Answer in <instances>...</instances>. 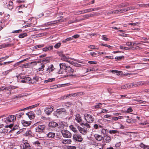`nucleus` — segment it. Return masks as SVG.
<instances>
[{
    "instance_id": "obj_56",
    "label": "nucleus",
    "mask_w": 149,
    "mask_h": 149,
    "mask_svg": "<svg viewBox=\"0 0 149 149\" xmlns=\"http://www.w3.org/2000/svg\"><path fill=\"white\" fill-rule=\"evenodd\" d=\"M124 58V56H116L115 58V59H118V60H120L122 59V58Z\"/></svg>"
},
{
    "instance_id": "obj_23",
    "label": "nucleus",
    "mask_w": 149,
    "mask_h": 149,
    "mask_svg": "<svg viewBox=\"0 0 149 149\" xmlns=\"http://www.w3.org/2000/svg\"><path fill=\"white\" fill-rule=\"evenodd\" d=\"M80 125L84 128V127H86V129L87 128H90V126L89 124L87 123H86L84 124V123H80Z\"/></svg>"
},
{
    "instance_id": "obj_46",
    "label": "nucleus",
    "mask_w": 149,
    "mask_h": 149,
    "mask_svg": "<svg viewBox=\"0 0 149 149\" xmlns=\"http://www.w3.org/2000/svg\"><path fill=\"white\" fill-rule=\"evenodd\" d=\"M118 132V131L116 130H110L109 133L110 134H115Z\"/></svg>"
},
{
    "instance_id": "obj_30",
    "label": "nucleus",
    "mask_w": 149,
    "mask_h": 149,
    "mask_svg": "<svg viewBox=\"0 0 149 149\" xmlns=\"http://www.w3.org/2000/svg\"><path fill=\"white\" fill-rule=\"evenodd\" d=\"M11 44H7L4 45H0V49L2 48L5 47L10 46Z\"/></svg>"
},
{
    "instance_id": "obj_29",
    "label": "nucleus",
    "mask_w": 149,
    "mask_h": 149,
    "mask_svg": "<svg viewBox=\"0 0 149 149\" xmlns=\"http://www.w3.org/2000/svg\"><path fill=\"white\" fill-rule=\"evenodd\" d=\"M60 68L62 70H65V67L67 66H66V65L65 63H60L59 64Z\"/></svg>"
},
{
    "instance_id": "obj_24",
    "label": "nucleus",
    "mask_w": 149,
    "mask_h": 149,
    "mask_svg": "<svg viewBox=\"0 0 149 149\" xmlns=\"http://www.w3.org/2000/svg\"><path fill=\"white\" fill-rule=\"evenodd\" d=\"M91 10L90 9H86L83 10L81 11L78 12V14H84L85 13L90 12Z\"/></svg>"
},
{
    "instance_id": "obj_54",
    "label": "nucleus",
    "mask_w": 149,
    "mask_h": 149,
    "mask_svg": "<svg viewBox=\"0 0 149 149\" xmlns=\"http://www.w3.org/2000/svg\"><path fill=\"white\" fill-rule=\"evenodd\" d=\"M90 54L93 57L96 56L97 55V53L94 52H90Z\"/></svg>"
},
{
    "instance_id": "obj_40",
    "label": "nucleus",
    "mask_w": 149,
    "mask_h": 149,
    "mask_svg": "<svg viewBox=\"0 0 149 149\" xmlns=\"http://www.w3.org/2000/svg\"><path fill=\"white\" fill-rule=\"evenodd\" d=\"M27 34L26 33H21L19 36V37L20 38H22L24 37L25 36H27Z\"/></svg>"
},
{
    "instance_id": "obj_8",
    "label": "nucleus",
    "mask_w": 149,
    "mask_h": 149,
    "mask_svg": "<svg viewBox=\"0 0 149 149\" xmlns=\"http://www.w3.org/2000/svg\"><path fill=\"white\" fill-rule=\"evenodd\" d=\"M45 128V126L44 125H39L36 129V132H43Z\"/></svg>"
},
{
    "instance_id": "obj_36",
    "label": "nucleus",
    "mask_w": 149,
    "mask_h": 149,
    "mask_svg": "<svg viewBox=\"0 0 149 149\" xmlns=\"http://www.w3.org/2000/svg\"><path fill=\"white\" fill-rule=\"evenodd\" d=\"M24 112H20L18 114H17L16 115V117H17V118H19L21 116L24 114Z\"/></svg>"
},
{
    "instance_id": "obj_16",
    "label": "nucleus",
    "mask_w": 149,
    "mask_h": 149,
    "mask_svg": "<svg viewBox=\"0 0 149 149\" xmlns=\"http://www.w3.org/2000/svg\"><path fill=\"white\" fill-rule=\"evenodd\" d=\"M72 142L71 139H64L62 140V143L64 144H70Z\"/></svg>"
},
{
    "instance_id": "obj_48",
    "label": "nucleus",
    "mask_w": 149,
    "mask_h": 149,
    "mask_svg": "<svg viewBox=\"0 0 149 149\" xmlns=\"http://www.w3.org/2000/svg\"><path fill=\"white\" fill-rule=\"evenodd\" d=\"M130 10V8H126L125 9H124L123 10H122V11L120 12V13H123L127 11H129Z\"/></svg>"
},
{
    "instance_id": "obj_34",
    "label": "nucleus",
    "mask_w": 149,
    "mask_h": 149,
    "mask_svg": "<svg viewBox=\"0 0 149 149\" xmlns=\"http://www.w3.org/2000/svg\"><path fill=\"white\" fill-rule=\"evenodd\" d=\"M72 40V38L69 37V38H67L66 39H65L64 40H63L62 41V42H63L65 43L67 41H70L71 40Z\"/></svg>"
},
{
    "instance_id": "obj_26",
    "label": "nucleus",
    "mask_w": 149,
    "mask_h": 149,
    "mask_svg": "<svg viewBox=\"0 0 149 149\" xmlns=\"http://www.w3.org/2000/svg\"><path fill=\"white\" fill-rule=\"evenodd\" d=\"M144 82H136L135 83L134 85H135V87L139 86L144 85Z\"/></svg>"
},
{
    "instance_id": "obj_62",
    "label": "nucleus",
    "mask_w": 149,
    "mask_h": 149,
    "mask_svg": "<svg viewBox=\"0 0 149 149\" xmlns=\"http://www.w3.org/2000/svg\"><path fill=\"white\" fill-rule=\"evenodd\" d=\"M94 2H95L94 0H93L91 2L85 4L84 5H85V6H88V5H90L91 4H93V3H94Z\"/></svg>"
},
{
    "instance_id": "obj_44",
    "label": "nucleus",
    "mask_w": 149,
    "mask_h": 149,
    "mask_svg": "<svg viewBox=\"0 0 149 149\" xmlns=\"http://www.w3.org/2000/svg\"><path fill=\"white\" fill-rule=\"evenodd\" d=\"M135 83H131L129 84V85H128V88H132L133 86L135 87V85H134Z\"/></svg>"
},
{
    "instance_id": "obj_52",
    "label": "nucleus",
    "mask_w": 149,
    "mask_h": 149,
    "mask_svg": "<svg viewBox=\"0 0 149 149\" xmlns=\"http://www.w3.org/2000/svg\"><path fill=\"white\" fill-rule=\"evenodd\" d=\"M24 96V95H22V94H21L18 96L15 95L14 96V98H17L18 97H23Z\"/></svg>"
},
{
    "instance_id": "obj_27",
    "label": "nucleus",
    "mask_w": 149,
    "mask_h": 149,
    "mask_svg": "<svg viewBox=\"0 0 149 149\" xmlns=\"http://www.w3.org/2000/svg\"><path fill=\"white\" fill-rule=\"evenodd\" d=\"M32 134V132L31 130H28L24 134V135L25 136H29L31 135V134Z\"/></svg>"
},
{
    "instance_id": "obj_57",
    "label": "nucleus",
    "mask_w": 149,
    "mask_h": 149,
    "mask_svg": "<svg viewBox=\"0 0 149 149\" xmlns=\"http://www.w3.org/2000/svg\"><path fill=\"white\" fill-rule=\"evenodd\" d=\"M11 71H12V70H9L6 71L4 72H3L2 73V74H4V75H6L7 74H8L9 72Z\"/></svg>"
},
{
    "instance_id": "obj_53",
    "label": "nucleus",
    "mask_w": 149,
    "mask_h": 149,
    "mask_svg": "<svg viewBox=\"0 0 149 149\" xmlns=\"http://www.w3.org/2000/svg\"><path fill=\"white\" fill-rule=\"evenodd\" d=\"M31 109V106H30L27 107L26 108H25L23 109H21L19 110V111H22L23 110H27V109Z\"/></svg>"
},
{
    "instance_id": "obj_37",
    "label": "nucleus",
    "mask_w": 149,
    "mask_h": 149,
    "mask_svg": "<svg viewBox=\"0 0 149 149\" xmlns=\"http://www.w3.org/2000/svg\"><path fill=\"white\" fill-rule=\"evenodd\" d=\"M108 132V131L107 129H103L101 131L102 133L104 135L106 134Z\"/></svg>"
},
{
    "instance_id": "obj_3",
    "label": "nucleus",
    "mask_w": 149,
    "mask_h": 149,
    "mask_svg": "<svg viewBox=\"0 0 149 149\" xmlns=\"http://www.w3.org/2000/svg\"><path fill=\"white\" fill-rule=\"evenodd\" d=\"M63 137L70 138L72 136V134L68 131L65 130H63L61 132Z\"/></svg>"
},
{
    "instance_id": "obj_5",
    "label": "nucleus",
    "mask_w": 149,
    "mask_h": 149,
    "mask_svg": "<svg viewBox=\"0 0 149 149\" xmlns=\"http://www.w3.org/2000/svg\"><path fill=\"white\" fill-rule=\"evenodd\" d=\"M55 69V68L54 67L53 65L52 64L47 69L46 72L50 75H52L54 73V71Z\"/></svg>"
},
{
    "instance_id": "obj_1",
    "label": "nucleus",
    "mask_w": 149,
    "mask_h": 149,
    "mask_svg": "<svg viewBox=\"0 0 149 149\" xmlns=\"http://www.w3.org/2000/svg\"><path fill=\"white\" fill-rule=\"evenodd\" d=\"M16 117L14 115H10L6 118L2 119V120L8 124L10 122H13L15 120Z\"/></svg>"
},
{
    "instance_id": "obj_31",
    "label": "nucleus",
    "mask_w": 149,
    "mask_h": 149,
    "mask_svg": "<svg viewBox=\"0 0 149 149\" xmlns=\"http://www.w3.org/2000/svg\"><path fill=\"white\" fill-rule=\"evenodd\" d=\"M128 3H121L119 5L117 6L118 7V8H121L123 7H125L127 6H128Z\"/></svg>"
},
{
    "instance_id": "obj_49",
    "label": "nucleus",
    "mask_w": 149,
    "mask_h": 149,
    "mask_svg": "<svg viewBox=\"0 0 149 149\" xmlns=\"http://www.w3.org/2000/svg\"><path fill=\"white\" fill-rule=\"evenodd\" d=\"M7 130L6 129H3L0 130V132L1 133H5L7 132Z\"/></svg>"
},
{
    "instance_id": "obj_17",
    "label": "nucleus",
    "mask_w": 149,
    "mask_h": 149,
    "mask_svg": "<svg viewBox=\"0 0 149 149\" xmlns=\"http://www.w3.org/2000/svg\"><path fill=\"white\" fill-rule=\"evenodd\" d=\"M21 123L24 126H28L29 125L31 124V122H28L24 120H22L21 121Z\"/></svg>"
},
{
    "instance_id": "obj_63",
    "label": "nucleus",
    "mask_w": 149,
    "mask_h": 149,
    "mask_svg": "<svg viewBox=\"0 0 149 149\" xmlns=\"http://www.w3.org/2000/svg\"><path fill=\"white\" fill-rule=\"evenodd\" d=\"M133 111V110L132 109V108L131 107H129L128 108L127 110V111L128 113H129L130 112H132Z\"/></svg>"
},
{
    "instance_id": "obj_21",
    "label": "nucleus",
    "mask_w": 149,
    "mask_h": 149,
    "mask_svg": "<svg viewBox=\"0 0 149 149\" xmlns=\"http://www.w3.org/2000/svg\"><path fill=\"white\" fill-rule=\"evenodd\" d=\"M26 114L28 116L29 118L31 119H33L35 117L34 115L33 114L31 111L28 112Z\"/></svg>"
},
{
    "instance_id": "obj_28",
    "label": "nucleus",
    "mask_w": 149,
    "mask_h": 149,
    "mask_svg": "<svg viewBox=\"0 0 149 149\" xmlns=\"http://www.w3.org/2000/svg\"><path fill=\"white\" fill-rule=\"evenodd\" d=\"M13 3L12 1H10L9 2L8 7L9 9L11 10L13 8Z\"/></svg>"
},
{
    "instance_id": "obj_11",
    "label": "nucleus",
    "mask_w": 149,
    "mask_h": 149,
    "mask_svg": "<svg viewBox=\"0 0 149 149\" xmlns=\"http://www.w3.org/2000/svg\"><path fill=\"white\" fill-rule=\"evenodd\" d=\"M77 129L80 132L83 134L85 135L87 133V130L84 128H83L79 126H78Z\"/></svg>"
},
{
    "instance_id": "obj_9",
    "label": "nucleus",
    "mask_w": 149,
    "mask_h": 149,
    "mask_svg": "<svg viewBox=\"0 0 149 149\" xmlns=\"http://www.w3.org/2000/svg\"><path fill=\"white\" fill-rule=\"evenodd\" d=\"M40 78L38 77H33L32 79H31L30 82L29 83H31L33 84H37L39 83V80Z\"/></svg>"
},
{
    "instance_id": "obj_2",
    "label": "nucleus",
    "mask_w": 149,
    "mask_h": 149,
    "mask_svg": "<svg viewBox=\"0 0 149 149\" xmlns=\"http://www.w3.org/2000/svg\"><path fill=\"white\" fill-rule=\"evenodd\" d=\"M65 71L67 72H70L71 73L65 76L66 77H76V75H73L72 73H73L74 71V70L70 66H67L65 67Z\"/></svg>"
},
{
    "instance_id": "obj_4",
    "label": "nucleus",
    "mask_w": 149,
    "mask_h": 149,
    "mask_svg": "<svg viewBox=\"0 0 149 149\" xmlns=\"http://www.w3.org/2000/svg\"><path fill=\"white\" fill-rule=\"evenodd\" d=\"M72 137L73 139L77 142H81L83 140L81 135L77 133L74 134Z\"/></svg>"
},
{
    "instance_id": "obj_45",
    "label": "nucleus",
    "mask_w": 149,
    "mask_h": 149,
    "mask_svg": "<svg viewBox=\"0 0 149 149\" xmlns=\"http://www.w3.org/2000/svg\"><path fill=\"white\" fill-rule=\"evenodd\" d=\"M122 11V9H121L120 10H115L114 11H113V13L117 14V13H118L119 12H120V13Z\"/></svg>"
},
{
    "instance_id": "obj_38",
    "label": "nucleus",
    "mask_w": 149,
    "mask_h": 149,
    "mask_svg": "<svg viewBox=\"0 0 149 149\" xmlns=\"http://www.w3.org/2000/svg\"><path fill=\"white\" fill-rule=\"evenodd\" d=\"M112 72L113 73H116L117 75L119 76L120 75V74L122 73L121 71H118L116 70H112Z\"/></svg>"
},
{
    "instance_id": "obj_60",
    "label": "nucleus",
    "mask_w": 149,
    "mask_h": 149,
    "mask_svg": "<svg viewBox=\"0 0 149 149\" xmlns=\"http://www.w3.org/2000/svg\"><path fill=\"white\" fill-rule=\"evenodd\" d=\"M50 59V58H46L43 61H44V62H45L46 63H48Z\"/></svg>"
},
{
    "instance_id": "obj_33",
    "label": "nucleus",
    "mask_w": 149,
    "mask_h": 149,
    "mask_svg": "<svg viewBox=\"0 0 149 149\" xmlns=\"http://www.w3.org/2000/svg\"><path fill=\"white\" fill-rule=\"evenodd\" d=\"M70 129L73 132H75L77 131V130L76 128L74 127L73 125H71L69 127Z\"/></svg>"
},
{
    "instance_id": "obj_59",
    "label": "nucleus",
    "mask_w": 149,
    "mask_h": 149,
    "mask_svg": "<svg viewBox=\"0 0 149 149\" xmlns=\"http://www.w3.org/2000/svg\"><path fill=\"white\" fill-rule=\"evenodd\" d=\"M53 46H49L48 47H47V51L51 50H52L53 49Z\"/></svg>"
},
{
    "instance_id": "obj_19",
    "label": "nucleus",
    "mask_w": 149,
    "mask_h": 149,
    "mask_svg": "<svg viewBox=\"0 0 149 149\" xmlns=\"http://www.w3.org/2000/svg\"><path fill=\"white\" fill-rule=\"evenodd\" d=\"M49 126L53 127H55L58 125V124L55 122H51L49 123Z\"/></svg>"
},
{
    "instance_id": "obj_22",
    "label": "nucleus",
    "mask_w": 149,
    "mask_h": 149,
    "mask_svg": "<svg viewBox=\"0 0 149 149\" xmlns=\"http://www.w3.org/2000/svg\"><path fill=\"white\" fill-rule=\"evenodd\" d=\"M55 133L52 132H49L47 134V136L51 138H54L55 135Z\"/></svg>"
},
{
    "instance_id": "obj_14",
    "label": "nucleus",
    "mask_w": 149,
    "mask_h": 149,
    "mask_svg": "<svg viewBox=\"0 0 149 149\" xmlns=\"http://www.w3.org/2000/svg\"><path fill=\"white\" fill-rule=\"evenodd\" d=\"M94 137L96 140L99 141H101L103 139V137L102 135L97 134H95Z\"/></svg>"
},
{
    "instance_id": "obj_61",
    "label": "nucleus",
    "mask_w": 149,
    "mask_h": 149,
    "mask_svg": "<svg viewBox=\"0 0 149 149\" xmlns=\"http://www.w3.org/2000/svg\"><path fill=\"white\" fill-rule=\"evenodd\" d=\"M22 31V30L21 29H19L17 30H16L14 31H13L12 33H18L21 32Z\"/></svg>"
},
{
    "instance_id": "obj_18",
    "label": "nucleus",
    "mask_w": 149,
    "mask_h": 149,
    "mask_svg": "<svg viewBox=\"0 0 149 149\" xmlns=\"http://www.w3.org/2000/svg\"><path fill=\"white\" fill-rule=\"evenodd\" d=\"M97 14L96 13H94L91 14H87L84 15L83 16L84 17V19H86L88 18L89 17H92L97 15Z\"/></svg>"
},
{
    "instance_id": "obj_32",
    "label": "nucleus",
    "mask_w": 149,
    "mask_h": 149,
    "mask_svg": "<svg viewBox=\"0 0 149 149\" xmlns=\"http://www.w3.org/2000/svg\"><path fill=\"white\" fill-rule=\"evenodd\" d=\"M83 93L81 92H79L77 93H73V97L77 96L82 95L83 94Z\"/></svg>"
},
{
    "instance_id": "obj_7",
    "label": "nucleus",
    "mask_w": 149,
    "mask_h": 149,
    "mask_svg": "<svg viewBox=\"0 0 149 149\" xmlns=\"http://www.w3.org/2000/svg\"><path fill=\"white\" fill-rule=\"evenodd\" d=\"M21 79L22 80L21 81V82L22 83H28V82H30L31 78L29 77H26L25 76L22 75L20 76Z\"/></svg>"
},
{
    "instance_id": "obj_6",
    "label": "nucleus",
    "mask_w": 149,
    "mask_h": 149,
    "mask_svg": "<svg viewBox=\"0 0 149 149\" xmlns=\"http://www.w3.org/2000/svg\"><path fill=\"white\" fill-rule=\"evenodd\" d=\"M85 120L88 123H92L94 120V118L92 115L86 113L84 115Z\"/></svg>"
},
{
    "instance_id": "obj_55",
    "label": "nucleus",
    "mask_w": 149,
    "mask_h": 149,
    "mask_svg": "<svg viewBox=\"0 0 149 149\" xmlns=\"http://www.w3.org/2000/svg\"><path fill=\"white\" fill-rule=\"evenodd\" d=\"M20 147L21 148V149H26V148L25 145L24 144V143L23 144H21L20 145Z\"/></svg>"
},
{
    "instance_id": "obj_64",
    "label": "nucleus",
    "mask_w": 149,
    "mask_h": 149,
    "mask_svg": "<svg viewBox=\"0 0 149 149\" xmlns=\"http://www.w3.org/2000/svg\"><path fill=\"white\" fill-rule=\"evenodd\" d=\"M132 42H126V44L127 46H130L131 45H132Z\"/></svg>"
},
{
    "instance_id": "obj_10",
    "label": "nucleus",
    "mask_w": 149,
    "mask_h": 149,
    "mask_svg": "<svg viewBox=\"0 0 149 149\" xmlns=\"http://www.w3.org/2000/svg\"><path fill=\"white\" fill-rule=\"evenodd\" d=\"M53 107L51 106L50 107H47L45 109V112L47 115L50 114L53 111Z\"/></svg>"
},
{
    "instance_id": "obj_35",
    "label": "nucleus",
    "mask_w": 149,
    "mask_h": 149,
    "mask_svg": "<svg viewBox=\"0 0 149 149\" xmlns=\"http://www.w3.org/2000/svg\"><path fill=\"white\" fill-rule=\"evenodd\" d=\"M55 79L54 78H49L47 80H45L44 81V82L46 83L49 82H52L54 81Z\"/></svg>"
},
{
    "instance_id": "obj_39",
    "label": "nucleus",
    "mask_w": 149,
    "mask_h": 149,
    "mask_svg": "<svg viewBox=\"0 0 149 149\" xmlns=\"http://www.w3.org/2000/svg\"><path fill=\"white\" fill-rule=\"evenodd\" d=\"M102 104L101 103L97 104L94 107L95 108H100L102 107Z\"/></svg>"
},
{
    "instance_id": "obj_43",
    "label": "nucleus",
    "mask_w": 149,
    "mask_h": 149,
    "mask_svg": "<svg viewBox=\"0 0 149 149\" xmlns=\"http://www.w3.org/2000/svg\"><path fill=\"white\" fill-rule=\"evenodd\" d=\"M79 20L76 19L75 20H70L68 22V23L69 24L74 23L75 22H77Z\"/></svg>"
},
{
    "instance_id": "obj_13",
    "label": "nucleus",
    "mask_w": 149,
    "mask_h": 149,
    "mask_svg": "<svg viewBox=\"0 0 149 149\" xmlns=\"http://www.w3.org/2000/svg\"><path fill=\"white\" fill-rule=\"evenodd\" d=\"M59 56L61 57L62 60L68 62L70 63V61L68 60L69 59L65 56V55L62 52H60L59 54Z\"/></svg>"
},
{
    "instance_id": "obj_15",
    "label": "nucleus",
    "mask_w": 149,
    "mask_h": 149,
    "mask_svg": "<svg viewBox=\"0 0 149 149\" xmlns=\"http://www.w3.org/2000/svg\"><path fill=\"white\" fill-rule=\"evenodd\" d=\"M75 120L78 123H80L82 121L81 116L79 114H77L75 115Z\"/></svg>"
},
{
    "instance_id": "obj_20",
    "label": "nucleus",
    "mask_w": 149,
    "mask_h": 149,
    "mask_svg": "<svg viewBox=\"0 0 149 149\" xmlns=\"http://www.w3.org/2000/svg\"><path fill=\"white\" fill-rule=\"evenodd\" d=\"M104 139L105 141V142L106 143L109 142L111 140V137L108 135L105 136L104 137Z\"/></svg>"
},
{
    "instance_id": "obj_47",
    "label": "nucleus",
    "mask_w": 149,
    "mask_h": 149,
    "mask_svg": "<svg viewBox=\"0 0 149 149\" xmlns=\"http://www.w3.org/2000/svg\"><path fill=\"white\" fill-rule=\"evenodd\" d=\"M126 88H128V84H126L124 85H123L121 87V89H125Z\"/></svg>"
},
{
    "instance_id": "obj_41",
    "label": "nucleus",
    "mask_w": 149,
    "mask_h": 149,
    "mask_svg": "<svg viewBox=\"0 0 149 149\" xmlns=\"http://www.w3.org/2000/svg\"><path fill=\"white\" fill-rule=\"evenodd\" d=\"M24 144L26 146V149H30L31 146L30 145V144L29 143H28L27 142H25V143H24Z\"/></svg>"
},
{
    "instance_id": "obj_12",
    "label": "nucleus",
    "mask_w": 149,
    "mask_h": 149,
    "mask_svg": "<svg viewBox=\"0 0 149 149\" xmlns=\"http://www.w3.org/2000/svg\"><path fill=\"white\" fill-rule=\"evenodd\" d=\"M38 63L39 64L37 65L36 67V69L38 71H43L44 68L45 67L44 65L42 63H40V62L38 61Z\"/></svg>"
},
{
    "instance_id": "obj_25",
    "label": "nucleus",
    "mask_w": 149,
    "mask_h": 149,
    "mask_svg": "<svg viewBox=\"0 0 149 149\" xmlns=\"http://www.w3.org/2000/svg\"><path fill=\"white\" fill-rule=\"evenodd\" d=\"M71 96H73V93H71L69 94H68L66 95H64L61 98H62L63 100L65 99L66 98H69Z\"/></svg>"
},
{
    "instance_id": "obj_42",
    "label": "nucleus",
    "mask_w": 149,
    "mask_h": 149,
    "mask_svg": "<svg viewBox=\"0 0 149 149\" xmlns=\"http://www.w3.org/2000/svg\"><path fill=\"white\" fill-rule=\"evenodd\" d=\"M61 42H58L54 46V47L56 49H58L61 46Z\"/></svg>"
},
{
    "instance_id": "obj_50",
    "label": "nucleus",
    "mask_w": 149,
    "mask_h": 149,
    "mask_svg": "<svg viewBox=\"0 0 149 149\" xmlns=\"http://www.w3.org/2000/svg\"><path fill=\"white\" fill-rule=\"evenodd\" d=\"M126 122L128 123H132L134 121L132 118L128 119L126 120Z\"/></svg>"
},
{
    "instance_id": "obj_51",
    "label": "nucleus",
    "mask_w": 149,
    "mask_h": 149,
    "mask_svg": "<svg viewBox=\"0 0 149 149\" xmlns=\"http://www.w3.org/2000/svg\"><path fill=\"white\" fill-rule=\"evenodd\" d=\"M58 126H59L58 128H61V129H63L64 128V127L65 126V125H64L62 123H60L59 125H58Z\"/></svg>"
},
{
    "instance_id": "obj_58",
    "label": "nucleus",
    "mask_w": 149,
    "mask_h": 149,
    "mask_svg": "<svg viewBox=\"0 0 149 149\" xmlns=\"http://www.w3.org/2000/svg\"><path fill=\"white\" fill-rule=\"evenodd\" d=\"M56 112L58 114H62L63 113L62 112H61L60 109H57L56 110Z\"/></svg>"
}]
</instances>
